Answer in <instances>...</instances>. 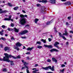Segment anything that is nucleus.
I'll use <instances>...</instances> for the list:
<instances>
[{
    "mask_svg": "<svg viewBox=\"0 0 73 73\" xmlns=\"http://www.w3.org/2000/svg\"><path fill=\"white\" fill-rule=\"evenodd\" d=\"M18 9H19L18 7H15L13 8V9L15 11L17 10Z\"/></svg>",
    "mask_w": 73,
    "mask_h": 73,
    "instance_id": "nucleus-25",
    "label": "nucleus"
},
{
    "mask_svg": "<svg viewBox=\"0 0 73 73\" xmlns=\"http://www.w3.org/2000/svg\"><path fill=\"white\" fill-rule=\"evenodd\" d=\"M42 2L43 3H47V1L46 0H42Z\"/></svg>",
    "mask_w": 73,
    "mask_h": 73,
    "instance_id": "nucleus-26",
    "label": "nucleus"
},
{
    "mask_svg": "<svg viewBox=\"0 0 73 73\" xmlns=\"http://www.w3.org/2000/svg\"><path fill=\"white\" fill-rule=\"evenodd\" d=\"M8 31H11V28H8Z\"/></svg>",
    "mask_w": 73,
    "mask_h": 73,
    "instance_id": "nucleus-58",
    "label": "nucleus"
},
{
    "mask_svg": "<svg viewBox=\"0 0 73 73\" xmlns=\"http://www.w3.org/2000/svg\"><path fill=\"white\" fill-rule=\"evenodd\" d=\"M33 48H34L33 47H32L31 48L29 47L27 48V50L31 51L32 50V49H33Z\"/></svg>",
    "mask_w": 73,
    "mask_h": 73,
    "instance_id": "nucleus-16",
    "label": "nucleus"
},
{
    "mask_svg": "<svg viewBox=\"0 0 73 73\" xmlns=\"http://www.w3.org/2000/svg\"><path fill=\"white\" fill-rule=\"evenodd\" d=\"M10 26H11V27H14V24L11 23V24H10Z\"/></svg>",
    "mask_w": 73,
    "mask_h": 73,
    "instance_id": "nucleus-39",
    "label": "nucleus"
},
{
    "mask_svg": "<svg viewBox=\"0 0 73 73\" xmlns=\"http://www.w3.org/2000/svg\"><path fill=\"white\" fill-rule=\"evenodd\" d=\"M42 69H44V70H48V69H50L52 71H54V66H52V68L51 67V66H49L48 67H42Z\"/></svg>",
    "mask_w": 73,
    "mask_h": 73,
    "instance_id": "nucleus-3",
    "label": "nucleus"
},
{
    "mask_svg": "<svg viewBox=\"0 0 73 73\" xmlns=\"http://www.w3.org/2000/svg\"><path fill=\"white\" fill-rule=\"evenodd\" d=\"M54 29L55 31V32H57V31H56V28L54 27Z\"/></svg>",
    "mask_w": 73,
    "mask_h": 73,
    "instance_id": "nucleus-55",
    "label": "nucleus"
},
{
    "mask_svg": "<svg viewBox=\"0 0 73 73\" xmlns=\"http://www.w3.org/2000/svg\"><path fill=\"white\" fill-rule=\"evenodd\" d=\"M37 66H38V64H36L35 65V67H37Z\"/></svg>",
    "mask_w": 73,
    "mask_h": 73,
    "instance_id": "nucleus-54",
    "label": "nucleus"
},
{
    "mask_svg": "<svg viewBox=\"0 0 73 73\" xmlns=\"http://www.w3.org/2000/svg\"><path fill=\"white\" fill-rule=\"evenodd\" d=\"M8 5L9 7H12V6H13L11 4V3H8Z\"/></svg>",
    "mask_w": 73,
    "mask_h": 73,
    "instance_id": "nucleus-29",
    "label": "nucleus"
},
{
    "mask_svg": "<svg viewBox=\"0 0 73 73\" xmlns=\"http://www.w3.org/2000/svg\"><path fill=\"white\" fill-rule=\"evenodd\" d=\"M66 25H67V26H68V25H69V23H68V22H66Z\"/></svg>",
    "mask_w": 73,
    "mask_h": 73,
    "instance_id": "nucleus-46",
    "label": "nucleus"
},
{
    "mask_svg": "<svg viewBox=\"0 0 73 73\" xmlns=\"http://www.w3.org/2000/svg\"><path fill=\"white\" fill-rule=\"evenodd\" d=\"M28 32V31L27 30H25L24 31H22L20 33L19 35H24L25 33H27Z\"/></svg>",
    "mask_w": 73,
    "mask_h": 73,
    "instance_id": "nucleus-5",
    "label": "nucleus"
},
{
    "mask_svg": "<svg viewBox=\"0 0 73 73\" xmlns=\"http://www.w3.org/2000/svg\"><path fill=\"white\" fill-rule=\"evenodd\" d=\"M61 1H66V0H61Z\"/></svg>",
    "mask_w": 73,
    "mask_h": 73,
    "instance_id": "nucleus-60",
    "label": "nucleus"
},
{
    "mask_svg": "<svg viewBox=\"0 0 73 73\" xmlns=\"http://www.w3.org/2000/svg\"><path fill=\"white\" fill-rule=\"evenodd\" d=\"M3 72H7V70L6 68H4L3 70Z\"/></svg>",
    "mask_w": 73,
    "mask_h": 73,
    "instance_id": "nucleus-33",
    "label": "nucleus"
},
{
    "mask_svg": "<svg viewBox=\"0 0 73 73\" xmlns=\"http://www.w3.org/2000/svg\"><path fill=\"white\" fill-rule=\"evenodd\" d=\"M4 55L5 56L3 57V59L1 58H0V61H7L8 62H10V60H9V58H13L14 59H16L17 58H20L21 56L20 55H18L17 57L15 56H12L11 54L9 55L7 53H5Z\"/></svg>",
    "mask_w": 73,
    "mask_h": 73,
    "instance_id": "nucleus-1",
    "label": "nucleus"
},
{
    "mask_svg": "<svg viewBox=\"0 0 73 73\" xmlns=\"http://www.w3.org/2000/svg\"><path fill=\"white\" fill-rule=\"evenodd\" d=\"M59 44V42H56L55 43V44H54V46H56L57 45H58V44Z\"/></svg>",
    "mask_w": 73,
    "mask_h": 73,
    "instance_id": "nucleus-20",
    "label": "nucleus"
},
{
    "mask_svg": "<svg viewBox=\"0 0 73 73\" xmlns=\"http://www.w3.org/2000/svg\"><path fill=\"white\" fill-rule=\"evenodd\" d=\"M2 28H3V29H4V28H5V25H3L2 26Z\"/></svg>",
    "mask_w": 73,
    "mask_h": 73,
    "instance_id": "nucleus-44",
    "label": "nucleus"
},
{
    "mask_svg": "<svg viewBox=\"0 0 73 73\" xmlns=\"http://www.w3.org/2000/svg\"><path fill=\"white\" fill-rule=\"evenodd\" d=\"M15 32H19V29H16V28H15L14 29Z\"/></svg>",
    "mask_w": 73,
    "mask_h": 73,
    "instance_id": "nucleus-21",
    "label": "nucleus"
},
{
    "mask_svg": "<svg viewBox=\"0 0 73 73\" xmlns=\"http://www.w3.org/2000/svg\"><path fill=\"white\" fill-rule=\"evenodd\" d=\"M38 2H39L40 3H41V2L42 3V1L38 0Z\"/></svg>",
    "mask_w": 73,
    "mask_h": 73,
    "instance_id": "nucleus-56",
    "label": "nucleus"
},
{
    "mask_svg": "<svg viewBox=\"0 0 73 73\" xmlns=\"http://www.w3.org/2000/svg\"><path fill=\"white\" fill-rule=\"evenodd\" d=\"M20 17L21 18H24V15L23 14H21L20 15Z\"/></svg>",
    "mask_w": 73,
    "mask_h": 73,
    "instance_id": "nucleus-28",
    "label": "nucleus"
},
{
    "mask_svg": "<svg viewBox=\"0 0 73 73\" xmlns=\"http://www.w3.org/2000/svg\"><path fill=\"white\" fill-rule=\"evenodd\" d=\"M1 40H3V41H5L6 39H5V38L3 37H1Z\"/></svg>",
    "mask_w": 73,
    "mask_h": 73,
    "instance_id": "nucleus-30",
    "label": "nucleus"
},
{
    "mask_svg": "<svg viewBox=\"0 0 73 73\" xmlns=\"http://www.w3.org/2000/svg\"><path fill=\"white\" fill-rule=\"evenodd\" d=\"M22 12H23V13H26L25 11L24 10H22Z\"/></svg>",
    "mask_w": 73,
    "mask_h": 73,
    "instance_id": "nucleus-50",
    "label": "nucleus"
},
{
    "mask_svg": "<svg viewBox=\"0 0 73 73\" xmlns=\"http://www.w3.org/2000/svg\"><path fill=\"white\" fill-rule=\"evenodd\" d=\"M36 44H39V45H40L41 44V42H37L36 43Z\"/></svg>",
    "mask_w": 73,
    "mask_h": 73,
    "instance_id": "nucleus-36",
    "label": "nucleus"
},
{
    "mask_svg": "<svg viewBox=\"0 0 73 73\" xmlns=\"http://www.w3.org/2000/svg\"><path fill=\"white\" fill-rule=\"evenodd\" d=\"M65 4H66V5H69L71 4V3L70 2H66L65 3Z\"/></svg>",
    "mask_w": 73,
    "mask_h": 73,
    "instance_id": "nucleus-17",
    "label": "nucleus"
},
{
    "mask_svg": "<svg viewBox=\"0 0 73 73\" xmlns=\"http://www.w3.org/2000/svg\"><path fill=\"white\" fill-rule=\"evenodd\" d=\"M27 28H29V25H26L25 26Z\"/></svg>",
    "mask_w": 73,
    "mask_h": 73,
    "instance_id": "nucleus-40",
    "label": "nucleus"
},
{
    "mask_svg": "<svg viewBox=\"0 0 73 73\" xmlns=\"http://www.w3.org/2000/svg\"><path fill=\"white\" fill-rule=\"evenodd\" d=\"M5 36H6L7 37V36H8V35H7V34H5Z\"/></svg>",
    "mask_w": 73,
    "mask_h": 73,
    "instance_id": "nucleus-61",
    "label": "nucleus"
},
{
    "mask_svg": "<svg viewBox=\"0 0 73 73\" xmlns=\"http://www.w3.org/2000/svg\"><path fill=\"white\" fill-rule=\"evenodd\" d=\"M9 48L8 47H5L4 50L5 51H7V50H9Z\"/></svg>",
    "mask_w": 73,
    "mask_h": 73,
    "instance_id": "nucleus-19",
    "label": "nucleus"
},
{
    "mask_svg": "<svg viewBox=\"0 0 73 73\" xmlns=\"http://www.w3.org/2000/svg\"><path fill=\"white\" fill-rule=\"evenodd\" d=\"M53 51H55V52H58V50L55 48H53L50 50L51 52H53Z\"/></svg>",
    "mask_w": 73,
    "mask_h": 73,
    "instance_id": "nucleus-11",
    "label": "nucleus"
},
{
    "mask_svg": "<svg viewBox=\"0 0 73 73\" xmlns=\"http://www.w3.org/2000/svg\"><path fill=\"white\" fill-rule=\"evenodd\" d=\"M24 17H27V15H24Z\"/></svg>",
    "mask_w": 73,
    "mask_h": 73,
    "instance_id": "nucleus-62",
    "label": "nucleus"
},
{
    "mask_svg": "<svg viewBox=\"0 0 73 73\" xmlns=\"http://www.w3.org/2000/svg\"><path fill=\"white\" fill-rule=\"evenodd\" d=\"M71 19V17H68V20H70Z\"/></svg>",
    "mask_w": 73,
    "mask_h": 73,
    "instance_id": "nucleus-47",
    "label": "nucleus"
},
{
    "mask_svg": "<svg viewBox=\"0 0 73 73\" xmlns=\"http://www.w3.org/2000/svg\"><path fill=\"white\" fill-rule=\"evenodd\" d=\"M22 62L23 63H24H24H25V62H24V60H22Z\"/></svg>",
    "mask_w": 73,
    "mask_h": 73,
    "instance_id": "nucleus-59",
    "label": "nucleus"
},
{
    "mask_svg": "<svg viewBox=\"0 0 73 73\" xmlns=\"http://www.w3.org/2000/svg\"><path fill=\"white\" fill-rule=\"evenodd\" d=\"M10 62L11 63V65H14V63H13V61H11L10 62Z\"/></svg>",
    "mask_w": 73,
    "mask_h": 73,
    "instance_id": "nucleus-31",
    "label": "nucleus"
},
{
    "mask_svg": "<svg viewBox=\"0 0 73 73\" xmlns=\"http://www.w3.org/2000/svg\"><path fill=\"white\" fill-rule=\"evenodd\" d=\"M27 73H30L29 72V70H28V69H27L26 70Z\"/></svg>",
    "mask_w": 73,
    "mask_h": 73,
    "instance_id": "nucleus-38",
    "label": "nucleus"
},
{
    "mask_svg": "<svg viewBox=\"0 0 73 73\" xmlns=\"http://www.w3.org/2000/svg\"><path fill=\"white\" fill-rule=\"evenodd\" d=\"M47 62H50L51 61V60H50L49 59L47 60Z\"/></svg>",
    "mask_w": 73,
    "mask_h": 73,
    "instance_id": "nucleus-43",
    "label": "nucleus"
},
{
    "mask_svg": "<svg viewBox=\"0 0 73 73\" xmlns=\"http://www.w3.org/2000/svg\"><path fill=\"white\" fill-rule=\"evenodd\" d=\"M37 48L38 49H41V48H42V46H40V45H38L37 46Z\"/></svg>",
    "mask_w": 73,
    "mask_h": 73,
    "instance_id": "nucleus-24",
    "label": "nucleus"
},
{
    "mask_svg": "<svg viewBox=\"0 0 73 73\" xmlns=\"http://www.w3.org/2000/svg\"><path fill=\"white\" fill-rule=\"evenodd\" d=\"M64 70H65V69H62V70H60V72H61V73H63V72H64Z\"/></svg>",
    "mask_w": 73,
    "mask_h": 73,
    "instance_id": "nucleus-34",
    "label": "nucleus"
},
{
    "mask_svg": "<svg viewBox=\"0 0 73 73\" xmlns=\"http://www.w3.org/2000/svg\"><path fill=\"white\" fill-rule=\"evenodd\" d=\"M41 41L43 42L44 43H46V39L44 40V39H41Z\"/></svg>",
    "mask_w": 73,
    "mask_h": 73,
    "instance_id": "nucleus-23",
    "label": "nucleus"
},
{
    "mask_svg": "<svg viewBox=\"0 0 73 73\" xmlns=\"http://www.w3.org/2000/svg\"><path fill=\"white\" fill-rule=\"evenodd\" d=\"M52 61H54V62H56V63H57V60L55 58H52Z\"/></svg>",
    "mask_w": 73,
    "mask_h": 73,
    "instance_id": "nucleus-13",
    "label": "nucleus"
},
{
    "mask_svg": "<svg viewBox=\"0 0 73 73\" xmlns=\"http://www.w3.org/2000/svg\"><path fill=\"white\" fill-rule=\"evenodd\" d=\"M26 65H28V63H27L26 62H25L24 63V65H25V67H23L21 68L22 70H23V69H25V68L27 69H29V67Z\"/></svg>",
    "mask_w": 73,
    "mask_h": 73,
    "instance_id": "nucleus-6",
    "label": "nucleus"
},
{
    "mask_svg": "<svg viewBox=\"0 0 73 73\" xmlns=\"http://www.w3.org/2000/svg\"><path fill=\"white\" fill-rule=\"evenodd\" d=\"M26 54H30V52H28L26 53Z\"/></svg>",
    "mask_w": 73,
    "mask_h": 73,
    "instance_id": "nucleus-52",
    "label": "nucleus"
},
{
    "mask_svg": "<svg viewBox=\"0 0 73 73\" xmlns=\"http://www.w3.org/2000/svg\"><path fill=\"white\" fill-rule=\"evenodd\" d=\"M47 73H53L52 72H47Z\"/></svg>",
    "mask_w": 73,
    "mask_h": 73,
    "instance_id": "nucleus-64",
    "label": "nucleus"
},
{
    "mask_svg": "<svg viewBox=\"0 0 73 73\" xmlns=\"http://www.w3.org/2000/svg\"><path fill=\"white\" fill-rule=\"evenodd\" d=\"M7 12V11L6 10L2 11V9H0V13H6Z\"/></svg>",
    "mask_w": 73,
    "mask_h": 73,
    "instance_id": "nucleus-10",
    "label": "nucleus"
},
{
    "mask_svg": "<svg viewBox=\"0 0 73 73\" xmlns=\"http://www.w3.org/2000/svg\"><path fill=\"white\" fill-rule=\"evenodd\" d=\"M26 23L25 19L24 18H22L19 20V23L22 25H24Z\"/></svg>",
    "mask_w": 73,
    "mask_h": 73,
    "instance_id": "nucleus-2",
    "label": "nucleus"
},
{
    "mask_svg": "<svg viewBox=\"0 0 73 73\" xmlns=\"http://www.w3.org/2000/svg\"><path fill=\"white\" fill-rule=\"evenodd\" d=\"M48 40L49 42H50V41H52V39H51V38H48Z\"/></svg>",
    "mask_w": 73,
    "mask_h": 73,
    "instance_id": "nucleus-45",
    "label": "nucleus"
},
{
    "mask_svg": "<svg viewBox=\"0 0 73 73\" xmlns=\"http://www.w3.org/2000/svg\"><path fill=\"white\" fill-rule=\"evenodd\" d=\"M37 7H40L41 6V5L39 4H37L36 5Z\"/></svg>",
    "mask_w": 73,
    "mask_h": 73,
    "instance_id": "nucleus-41",
    "label": "nucleus"
},
{
    "mask_svg": "<svg viewBox=\"0 0 73 73\" xmlns=\"http://www.w3.org/2000/svg\"><path fill=\"white\" fill-rule=\"evenodd\" d=\"M65 33H64L63 34V36H67L68 35V33L67 32V31H65Z\"/></svg>",
    "mask_w": 73,
    "mask_h": 73,
    "instance_id": "nucleus-15",
    "label": "nucleus"
},
{
    "mask_svg": "<svg viewBox=\"0 0 73 73\" xmlns=\"http://www.w3.org/2000/svg\"><path fill=\"white\" fill-rule=\"evenodd\" d=\"M11 17H12V15H10L9 16V18H5L4 20L5 21H10V20H11V21H13V20L11 19Z\"/></svg>",
    "mask_w": 73,
    "mask_h": 73,
    "instance_id": "nucleus-4",
    "label": "nucleus"
},
{
    "mask_svg": "<svg viewBox=\"0 0 73 73\" xmlns=\"http://www.w3.org/2000/svg\"><path fill=\"white\" fill-rule=\"evenodd\" d=\"M59 36L60 37H62L64 40H66V38L63 35H62V34H61V33H59Z\"/></svg>",
    "mask_w": 73,
    "mask_h": 73,
    "instance_id": "nucleus-9",
    "label": "nucleus"
},
{
    "mask_svg": "<svg viewBox=\"0 0 73 73\" xmlns=\"http://www.w3.org/2000/svg\"><path fill=\"white\" fill-rule=\"evenodd\" d=\"M70 33H73V31H70Z\"/></svg>",
    "mask_w": 73,
    "mask_h": 73,
    "instance_id": "nucleus-49",
    "label": "nucleus"
},
{
    "mask_svg": "<svg viewBox=\"0 0 73 73\" xmlns=\"http://www.w3.org/2000/svg\"><path fill=\"white\" fill-rule=\"evenodd\" d=\"M32 70H34L33 71V73H40L38 72H38L39 70H36V68H33L32 69Z\"/></svg>",
    "mask_w": 73,
    "mask_h": 73,
    "instance_id": "nucleus-8",
    "label": "nucleus"
},
{
    "mask_svg": "<svg viewBox=\"0 0 73 73\" xmlns=\"http://www.w3.org/2000/svg\"><path fill=\"white\" fill-rule=\"evenodd\" d=\"M14 48L15 49H16L17 50H20V49H19V48L15 46L14 47Z\"/></svg>",
    "mask_w": 73,
    "mask_h": 73,
    "instance_id": "nucleus-27",
    "label": "nucleus"
},
{
    "mask_svg": "<svg viewBox=\"0 0 73 73\" xmlns=\"http://www.w3.org/2000/svg\"><path fill=\"white\" fill-rule=\"evenodd\" d=\"M55 46V47H56V48H58V49H59L60 48L58 46V45H56V46Z\"/></svg>",
    "mask_w": 73,
    "mask_h": 73,
    "instance_id": "nucleus-48",
    "label": "nucleus"
},
{
    "mask_svg": "<svg viewBox=\"0 0 73 73\" xmlns=\"http://www.w3.org/2000/svg\"><path fill=\"white\" fill-rule=\"evenodd\" d=\"M25 48V46H23V49H24Z\"/></svg>",
    "mask_w": 73,
    "mask_h": 73,
    "instance_id": "nucleus-63",
    "label": "nucleus"
},
{
    "mask_svg": "<svg viewBox=\"0 0 73 73\" xmlns=\"http://www.w3.org/2000/svg\"><path fill=\"white\" fill-rule=\"evenodd\" d=\"M68 44H69V43L68 42H67L66 43V45H68Z\"/></svg>",
    "mask_w": 73,
    "mask_h": 73,
    "instance_id": "nucleus-57",
    "label": "nucleus"
},
{
    "mask_svg": "<svg viewBox=\"0 0 73 73\" xmlns=\"http://www.w3.org/2000/svg\"><path fill=\"white\" fill-rule=\"evenodd\" d=\"M53 20H52L50 21H49L47 23H46V25H49V24H50L53 22Z\"/></svg>",
    "mask_w": 73,
    "mask_h": 73,
    "instance_id": "nucleus-18",
    "label": "nucleus"
},
{
    "mask_svg": "<svg viewBox=\"0 0 73 73\" xmlns=\"http://www.w3.org/2000/svg\"><path fill=\"white\" fill-rule=\"evenodd\" d=\"M44 46L45 48H48L49 49L52 48V45H48L47 44H44Z\"/></svg>",
    "mask_w": 73,
    "mask_h": 73,
    "instance_id": "nucleus-7",
    "label": "nucleus"
},
{
    "mask_svg": "<svg viewBox=\"0 0 73 73\" xmlns=\"http://www.w3.org/2000/svg\"><path fill=\"white\" fill-rule=\"evenodd\" d=\"M61 67L62 68H63V67H65V65L64 64H61Z\"/></svg>",
    "mask_w": 73,
    "mask_h": 73,
    "instance_id": "nucleus-32",
    "label": "nucleus"
},
{
    "mask_svg": "<svg viewBox=\"0 0 73 73\" xmlns=\"http://www.w3.org/2000/svg\"><path fill=\"white\" fill-rule=\"evenodd\" d=\"M11 40L13 41V40H15V39L14 38H13V36L11 37Z\"/></svg>",
    "mask_w": 73,
    "mask_h": 73,
    "instance_id": "nucleus-42",
    "label": "nucleus"
},
{
    "mask_svg": "<svg viewBox=\"0 0 73 73\" xmlns=\"http://www.w3.org/2000/svg\"><path fill=\"white\" fill-rule=\"evenodd\" d=\"M0 34L1 36H3V34H4V33H2L1 31H0Z\"/></svg>",
    "mask_w": 73,
    "mask_h": 73,
    "instance_id": "nucleus-37",
    "label": "nucleus"
},
{
    "mask_svg": "<svg viewBox=\"0 0 73 73\" xmlns=\"http://www.w3.org/2000/svg\"><path fill=\"white\" fill-rule=\"evenodd\" d=\"M50 1L51 3H52V4L56 3V0H50Z\"/></svg>",
    "mask_w": 73,
    "mask_h": 73,
    "instance_id": "nucleus-14",
    "label": "nucleus"
},
{
    "mask_svg": "<svg viewBox=\"0 0 73 73\" xmlns=\"http://www.w3.org/2000/svg\"><path fill=\"white\" fill-rule=\"evenodd\" d=\"M21 38H26V37L24 36H22Z\"/></svg>",
    "mask_w": 73,
    "mask_h": 73,
    "instance_id": "nucleus-51",
    "label": "nucleus"
},
{
    "mask_svg": "<svg viewBox=\"0 0 73 73\" xmlns=\"http://www.w3.org/2000/svg\"><path fill=\"white\" fill-rule=\"evenodd\" d=\"M44 10H45V9H44V8H42V9H41V11L42 12H44Z\"/></svg>",
    "mask_w": 73,
    "mask_h": 73,
    "instance_id": "nucleus-35",
    "label": "nucleus"
},
{
    "mask_svg": "<svg viewBox=\"0 0 73 73\" xmlns=\"http://www.w3.org/2000/svg\"><path fill=\"white\" fill-rule=\"evenodd\" d=\"M27 60H29V57L28 56L27 57Z\"/></svg>",
    "mask_w": 73,
    "mask_h": 73,
    "instance_id": "nucleus-53",
    "label": "nucleus"
},
{
    "mask_svg": "<svg viewBox=\"0 0 73 73\" xmlns=\"http://www.w3.org/2000/svg\"><path fill=\"white\" fill-rule=\"evenodd\" d=\"M38 21V19L36 18L35 19V21H34V22L36 23V24H37V21Z\"/></svg>",
    "mask_w": 73,
    "mask_h": 73,
    "instance_id": "nucleus-22",
    "label": "nucleus"
},
{
    "mask_svg": "<svg viewBox=\"0 0 73 73\" xmlns=\"http://www.w3.org/2000/svg\"><path fill=\"white\" fill-rule=\"evenodd\" d=\"M16 45L17 46H19V47H20L21 45H22V44L20 43V42H18L16 44Z\"/></svg>",
    "mask_w": 73,
    "mask_h": 73,
    "instance_id": "nucleus-12",
    "label": "nucleus"
}]
</instances>
